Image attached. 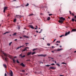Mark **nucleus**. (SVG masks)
<instances>
[{
	"label": "nucleus",
	"instance_id": "nucleus-1",
	"mask_svg": "<svg viewBox=\"0 0 76 76\" xmlns=\"http://www.w3.org/2000/svg\"><path fill=\"white\" fill-rule=\"evenodd\" d=\"M3 53L4 55V56L5 57V58L3 56H2V59L4 60H5L6 61H7V57L9 56V55H8L6 53H4V52H3Z\"/></svg>",
	"mask_w": 76,
	"mask_h": 76
},
{
	"label": "nucleus",
	"instance_id": "nucleus-2",
	"mask_svg": "<svg viewBox=\"0 0 76 76\" xmlns=\"http://www.w3.org/2000/svg\"><path fill=\"white\" fill-rule=\"evenodd\" d=\"M59 20L58 21V23H62L63 22V20H65V18H63V17H60L59 18Z\"/></svg>",
	"mask_w": 76,
	"mask_h": 76
},
{
	"label": "nucleus",
	"instance_id": "nucleus-3",
	"mask_svg": "<svg viewBox=\"0 0 76 76\" xmlns=\"http://www.w3.org/2000/svg\"><path fill=\"white\" fill-rule=\"evenodd\" d=\"M37 56H40V57H46V56H47V55H43V54L38 55H37Z\"/></svg>",
	"mask_w": 76,
	"mask_h": 76
},
{
	"label": "nucleus",
	"instance_id": "nucleus-4",
	"mask_svg": "<svg viewBox=\"0 0 76 76\" xmlns=\"http://www.w3.org/2000/svg\"><path fill=\"white\" fill-rule=\"evenodd\" d=\"M8 7H5L4 8V11L3 12L5 13L6 10H7Z\"/></svg>",
	"mask_w": 76,
	"mask_h": 76
},
{
	"label": "nucleus",
	"instance_id": "nucleus-5",
	"mask_svg": "<svg viewBox=\"0 0 76 76\" xmlns=\"http://www.w3.org/2000/svg\"><path fill=\"white\" fill-rule=\"evenodd\" d=\"M70 33V31H68L67 33L66 32L65 34V36H67L68 34H69Z\"/></svg>",
	"mask_w": 76,
	"mask_h": 76
},
{
	"label": "nucleus",
	"instance_id": "nucleus-6",
	"mask_svg": "<svg viewBox=\"0 0 76 76\" xmlns=\"http://www.w3.org/2000/svg\"><path fill=\"white\" fill-rule=\"evenodd\" d=\"M29 26L31 28V29H34V26H33L32 25H29Z\"/></svg>",
	"mask_w": 76,
	"mask_h": 76
},
{
	"label": "nucleus",
	"instance_id": "nucleus-7",
	"mask_svg": "<svg viewBox=\"0 0 76 76\" xmlns=\"http://www.w3.org/2000/svg\"><path fill=\"white\" fill-rule=\"evenodd\" d=\"M20 66H22L23 67H25V64L23 63H22L21 64H20Z\"/></svg>",
	"mask_w": 76,
	"mask_h": 76
},
{
	"label": "nucleus",
	"instance_id": "nucleus-8",
	"mask_svg": "<svg viewBox=\"0 0 76 76\" xmlns=\"http://www.w3.org/2000/svg\"><path fill=\"white\" fill-rule=\"evenodd\" d=\"M10 76H13V72L12 71H11V72L10 74Z\"/></svg>",
	"mask_w": 76,
	"mask_h": 76
},
{
	"label": "nucleus",
	"instance_id": "nucleus-9",
	"mask_svg": "<svg viewBox=\"0 0 76 76\" xmlns=\"http://www.w3.org/2000/svg\"><path fill=\"white\" fill-rule=\"evenodd\" d=\"M3 66H4L5 69H7V65L6 64H3Z\"/></svg>",
	"mask_w": 76,
	"mask_h": 76
},
{
	"label": "nucleus",
	"instance_id": "nucleus-10",
	"mask_svg": "<svg viewBox=\"0 0 76 76\" xmlns=\"http://www.w3.org/2000/svg\"><path fill=\"white\" fill-rule=\"evenodd\" d=\"M49 69H56V68L53 67H49Z\"/></svg>",
	"mask_w": 76,
	"mask_h": 76
},
{
	"label": "nucleus",
	"instance_id": "nucleus-11",
	"mask_svg": "<svg viewBox=\"0 0 76 76\" xmlns=\"http://www.w3.org/2000/svg\"><path fill=\"white\" fill-rule=\"evenodd\" d=\"M31 54H32V52H28L27 53V55L28 56H29V55H31Z\"/></svg>",
	"mask_w": 76,
	"mask_h": 76
},
{
	"label": "nucleus",
	"instance_id": "nucleus-12",
	"mask_svg": "<svg viewBox=\"0 0 76 76\" xmlns=\"http://www.w3.org/2000/svg\"><path fill=\"white\" fill-rule=\"evenodd\" d=\"M15 17L16 18H19V17H20V15H16Z\"/></svg>",
	"mask_w": 76,
	"mask_h": 76
},
{
	"label": "nucleus",
	"instance_id": "nucleus-13",
	"mask_svg": "<svg viewBox=\"0 0 76 76\" xmlns=\"http://www.w3.org/2000/svg\"><path fill=\"white\" fill-rule=\"evenodd\" d=\"M72 32H75V31H76V29H74L72 30Z\"/></svg>",
	"mask_w": 76,
	"mask_h": 76
},
{
	"label": "nucleus",
	"instance_id": "nucleus-14",
	"mask_svg": "<svg viewBox=\"0 0 76 76\" xmlns=\"http://www.w3.org/2000/svg\"><path fill=\"white\" fill-rule=\"evenodd\" d=\"M23 37H24V38H29V37L26 36H24Z\"/></svg>",
	"mask_w": 76,
	"mask_h": 76
},
{
	"label": "nucleus",
	"instance_id": "nucleus-15",
	"mask_svg": "<svg viewBox=\"0 0 76 76\" xmlns=\"http://www.w3.org/2000/svg\"><path fill=\"white\" fill-rule=\"evenodd\" d=\"M32 15H34V14L32 13V14H29L28 16H32Z\"/></svg>",
	"mask_w": 76,
	"mask_h": 76
},
{
	"label": "nucleus",
	"instance_id": "nucleus-16",
	"mask_svg": "<svg viewBox=\"0 0 76 76\" xmlns=\"http://www.w3.org/2000/svg\"><path fill=\"white\" fill-rule=\"evenodd\" d=\"M17 34V33H15L13 34V35L14 36H15V35H16Z\"/></svg>",
	"mask_w": 76,
	"mask_h": 76
},
{
	"label": "nucleus",
	"instance_id": "nucleus-17",
	"mask_svg": "<svg viewBox=\"0 0 76 76\" xmlns=\"http://www.w3.org/2000/svg\"><path fill=\"white\" fill-rule=\"evenodd\" d=\"M72 22H74L75 20V19L74 18H72Z\"/></svg>",
	"mask_w": 76,
	"mask_h": 76
},
{
	"label": "nucleus",
	"instance_id": "nucleus-18",
	"mask_svg": "<svg viewBox=\"0 0 76 76\" xmlns=\"http://www.w3.org/2000/svg\"><path fill=\"white\" fill-rule=\"evenodd\" d=\"M12 61L14 63H15V61L14 59V58L12 59Z\"/></svg>",
	"mask_w": 76,
	"mask_h": 76
},
{
	"label": "nucleus",
	"instance_id": "nucleus-19",
	"mask_svg": "<svg viewBox=\"0 0 76 76\" xmlns=\"http://www.w3.org/2000/svg\"><path fill=\"white\" fill-rule=\"evenodd\" d=\"M61 50H62V49H58L57 50L58 51H61Z\"/></svg>",
	"mask_w": 76,
	"mask_h": 76
},
{
	"label": "nucleus",
	"instance_id": "nucleus-20",
	"mask_svg": "<svg viewBox=\"0 0 76 76\" xmlns=\"http://www.w3.org/2000/svg\"><path fill=\"white\" fill-rule=\"evenodd\" d=\"M12 44V42H10L9 44V46H10Z\"/></svg>",
	"mask_w": 76,
	"mask_h": 76
},
{
	"label": "nucleus",
	"instance_id": "nucleus-21",
	"mask_svg": "<svg viewBox=\"0 0 76 76\" xmlns=\"http://www.w3.org/2000/svg\"><path fill=\"white\" fill-rule=\"evenodd\" d=\"M9 33V31L5 33H4L3 34H4H4H7V33Z\"/></svg>",
	"mask_w": 76,
	"mask_h": 76
},
{
	"label": "nucleus",
	"instance_id": "nucleus-22",
	"mask_svg": "<svg viewBox=\"0 0 76 76\" xmlns=\"http://www.w3.org/2000/svg\"><path fill=\"white\" fill-rule=\"evenodd\" d=\"M50 20V17H48L47 18V20Z\"/></svg>",
	"mask_w": 76,
	"mask_h": 76
},
{
	"label": "nucleus",
	"instance_id": "nucleus-23",
	"mask_svg": "<svg viewBox=\"0 0 76 76\" xmlns=\"http://www.w3.org/2000/svg\"><path fill=\"white\" fill-rule=\"evenodd\" d=\"M38 50V49L37 48L34 49L33 50V51H35V50Z\"/></svg>",
	"mask_w": 76,
	"mask_h": 76
},
{
	"label": "nucleus",
	"instance_id": "nucleus-24",
	"mask_svg": "<svg viewBox=\"0 0 76 76\" xmlns=\"http://www.w3.org/2000/svg\"><path fill=\"white\" fill-rule=\"evenodd\" d=\"M56 65H57V66H58L59 67H60V65L58 64H57Z\"/></svg>",
	"mask_w": 76,
	"mask_h": 76
},
{
	"label": "nucleus",
	"instance_id": "nucleus-25",
	"mask_svg": "<svg viewBox=\"0 0 76 76\" xmlns=\"http://www.w3.org/2000/svg\"><path fill=\"white\" fill-rule=\"evenodd\" d=\"M35 54V52H33L32 53L31 55H34V54Z\"/></svg>",
	"mask_w": 76,
	"mask_h": 76
},
{
	"label": "nucleus",
	"instance_id": "nucleus-26",
	"mask_svg": "<svg viewBox=\"0 0 76 76\" xmlns=\"http://www.w3.org/2000/svg\"><path fill=\"white\" fill-rule=\"evenodd\" d=\"M16 19H15L14 20V22H16Z\"/></svg>",
	"mask_w": 76,
	"mask_h": 76
},
{
	"label": "nucleus",
	"instance_id": "nucleus-27",
	"mask_svg": "<svg viewBox=\"0 0 76 76\" xmlns=\"http://www.w3.org/2000/svg\"><path fill=\"white\" fill-rule=\"evenodd\" d=\"M17 63H20V62H19V61H18V60H17Z\"/></svg>",
	"mask_w": 76,
	"mask_h": 76
},
{
	"label": "nucleus",
	"instance_id": "nucleus-28",
	"mask_svg": "<svg viewBox=\"0 0 76 76\" xmlns=\"http://www.w3.org/2000/svg\"><path fill=\"white\" fill-rule=\"evenodd\" d=\"M20 26H18V29H20Z\"/></svg>",
	"mask_w": 76,
	"mask_h": 76
},
{
	"label": "nucleus",
	"instance_id": "nucleus-29",
	"mask_svg": "<svg viewBox=\"0 0 76 76\" xmlns=\"http://www.w3.org/2000/svg\"><path fill=\"white\" fill-rule=\"evenodd\" d=\"M64 35H62L61 36H60V38H62V37H64Z\"/></svg>",
	"mask_w": 76,
	"mask_h": 76
},
{
	"label": "nucleus",
	"instance_id": "nucleus-30",
	"mask_svg": "<svg viewBox=\"0 0 76 76\" xmlns=\"http://www.w3.org/2000/svg\"><path fill=\"white\" fill-rule=\"evenodd\" d=\"M50 66V65H46L45 66H47V67H49V66Z\"/></svg>",
	"mask_w": 76,
	"mask_h": 76
},
{
	"label": "nucleus",
	"instance_id": "nucleus-31",
	"mask_svg": "<svg viewBox=\"0 0 76 76\" xmlns=\"http://www.w3.org/2000/svg\"><path fill=\"white\" fill-rule=\"evenodd\" d=\"M25 57V55H23V56H22L21 57L22 58H23V57Z\"/></svg>",
	"mask_w": 76,
	"mask_h": 76
},
{
	"label": "nucleus",
	"instance_id": "nucleus-32",
	"mask_svg": "<svg viewBox=\"0 0 76 76\" xmlns=\"http://www.w3.org/2000/svg\"><path fill=\"white\" fill-rule=\"evenodd\" d=\"M21 72H25V71L24 70H21Z\"/></svg>",
	"mask_w": 76,
	"mask_h": 76
},
{
	"label": "nucleus",
	"instance_id": "nucleus-33",
	"mask_svg": "<svg viewBox=\"0 0 76 76\" xmlns=\"http://www.w3.org/2000/svg\"><path fill=\"white\" fill-rule=\"evenodd\" d=\"M27 61H31L30 60V59L27 60H26Z\"/></svg>",
	"mask_w": 76,
	"mask_h": 76
},
{
	"label": "nucleus",
	"instance_id": "nucleus-34",
	"mask_svg": "<svg viewBox=\"0 0 76 76\" xmlns=\"http://www.w3.org/2000/svg\"><path fill=\"white\" fill-rule=\"evenodd\" d=\"M29 6V4L27 3V4L26 5V6Z\"/></svg>",
	"mask_w": 76,
	"mask_h": 76
},
{
	"label": "nucleus",
	"instance_id": "nucleus-35",
	"mask_svg": "<svg viewBox=\"0 0 76 76\" xmlns=\"http://www.w3.org/2000/svg\"><path fill=\"white\" fill-rule=\"evenodd\" d=\"M69 12L70 15H72V12L71 11H69Z\"/></svg>",
	"mask_w": 76,
	"mask_h": 76
},
{
	"label": "nucleus",
	"instance_id": "nucleus-36",
	"mask_svg": "<svg viewBox=\"0 0 76 76\" xmlns=\"http://www.w3.org/2000/svg\"><path fill=\"white\" fill-rule=\"evenodd\" d=\"M25 49H24L23 50H22V52H24V51H25Z\"/></svg>",
	"mask_w": 76,
	"mask_h": 76
},
{
	"label": "nucleus",
	"instance_id": "nucleus-37",
	"mask_svg": "<svg viewBox=\"0 0 76 76\" xmlns=\"http://www.w3.org/2000/svg\"><path fill=\"white\" fill-rule=\"evenodd\" d=\"M51 65H53V66L55 65V64H51Z\"/></svg>",
	"mask_w": 76,
	"mask_h": 76
},
{
	"label": "nucleus",
	"instance_id": "nucleus-38",
	"mask_svg": "<svg viewBox=\"0 0 76 76\" xmlns=\"http://www.w3.org/2000/svg\"><path fill=\"white\" fill-rule=\"evenodd\" d=\"M19 48H20V47H18L16 49V50H18V49H19Z\"/></svg>",
	"mask_w": 76,
	"mask_h": 76
},
{
	"label": "nucleus",
	"instance_id": "nucleus-39",
	"mask_svg": "<svg viewBox=\"0 0 76 76\" xmlns=\"http://www.w3.org/2000/svg\"><path fill=\"white\" fill-rule=\"evenodd\" d=\"M49 16H51V15H53V14H49Z\"/></svg>",
	"mask_w": 76,
	"mask_h": 76
},
{
	"label": "nucleus",
	"instance_id": "nucleus-40",
	"mask_svg": "<svg viewBox=\"0 0 76 76\" xmlns=\"http://www.w3.org/2000/svg\"><path fill=\"white\" fill-rule=\"evenodd\" d=\"M47 45H48V46H50V44H47Z\"/></svg>",
	"mask_w": 76,
	"mask_h": 76
},
{
	"label": "nucleus",
	"instance_id": "nucleus-41",
	"mask_svg": "<svg viewBox=\"0 0 76 76\" xmlns=\"http://www.w3.org/2000/svg\"><path fill=\"white\" fill-rule=\"evenodd\" d=\"M72 16H75V14H74L73 13H72Z\"/></svg>",
	"mask_w": 76,
	"mask_h": 76
},
{
	"label": "nucleus",
	"instance_id": "nucleus-42",
	"mask_svg": "<svg viewBox=\"0 0 76 76\" xmlns=\"http://www.w3.org/2000/svg\"><path fill=\"white\" fill-rule=\"evenodd\" d=\"M56 42H58V43H60V41L58 42V41Z\"/></svg>",
	"mask_w": 76,
	"mask_h": 76
},
{
	"label": "nucleus",
	"instance_id": "nucleus-43",
	"mask_svg": "<svg viewBox=\"0 0 76 76\" xmlns=\"http://www.w3.org/2000/svg\"><path fill=\"white\" fill-rule=\"evenodd\" d=\"M4 76H7V74H6V73H5L4 74Z\"/></svg>",
	"mask_w": 76,
	"mask_h": 76
},
{
	"label": "nucleus",
	"instance_id": "nucleus-44",
	"mask_svg": "<svg viewBox=\"0 0 76 76\" xmlns=\"http://www.w3.org/2000/svg\"><path fill=\"white\" fill-rule=\"evenodd\" d=\"M24 49L26 51V50H27V49H26V47Z\"/></svg>",
	"mask_w": 76,
	"mask_h": 76
},
{
	"label": "nucleus",
	"instance_id": "nucleus-45",
	"mask_svg": "<svg viewBox=\"0 0 76 76\" xmlns=\"http://www.w3.org/2000/svg\"><path fill=\"white\" fill-rule=\"evenodd\" d=\"M23 47V46H21L20 47V48H21V47Z\"/></svg>",
	"mask_w": 76,
	"mask_h": 76
},
{
	"label": "nucleus",
	"instance_id": "nucleus-46",
	"mask_svg": "<svg viewBox=\"0 0 76 76\" xmlns=\"http://www.w3.org/2000/svg\"><path fill=\"white\" fill-rule=\"evenodd\" d=\"M52 53H54V51H53V50H52L51 51Z\"/></svg>",
	"mask_w": 76,
	"mask_h": 76
},
{
	"label": "nucleus",
	"instance_id": "nucleus-47",
	"mask_svg": "<svg viewBox=\"0 0 76 76\" xmlns=\"http://www.w3.org/2000/svg\"><path fill=\"white\" fill-rule=\"evenodd\" d=\"M56 39H55L54 41H53V42H54L55 41H56Z\"/></svg>",
	"mask_w": 76,
	"mask_h": 76
},
{
	"label": "nucleus",
	"instance_id": "nucleus-48",
	"mask_svg": "<svg viewBox=\"0 0 76 76\" xmlns=\"http://www.w3.org/2000/svg\"><path fill=\"white\" fill-rule=\"evenodd\" d=\"M36 32H37V33H38V31H36Z\"/></svg>",
	"mask_w": 76,
	"mask_h": 76
},
{
	"label": "nucleus",
	"instance_id": "nucleus-49",
	"mask_svg": "<svg viewBox=\"0 0 76 76\" xmlns=\"http://www.w3.org/2000/svg\"><path fill=\"white\" fill-rule=\"evenodd\" d=\"M17 57H16V56H15L14 57V58H16Z\"/></svg>",
	"mask_w": 76,
	"mask_h": 76
},
{
	"label": "nucleus",
	"instance_id": "nucleus-50",
	"mask_svg": "<svg viewBox=\"0 0 76 76\" xmlns=\"http://www.w3.org/2000/svg\"><path fill=\"white\" fill-rule=\"evenodd\" d=\"M14 41H17V39H15V40H14Z\"/></svg>",
	"mask_w": 76,
	"mask_h": 76
},
{
	"label": "nucleus",
	"instance_id": "nucleus-51",
	"mask_svg": "<svg viewBox=\"0 0 76 76\" xmlns=\"http://www.w3.org/2000/svg\"><path fill=\"white\" fill-rule=\"evenodd\" d=\"M50 58H51V59H54V58H52L51 57H50Z\"/></svg>",
	"mask_w": 76,
	"mask_h": 76
},
{
	"label": "nucleus",
	"instance_id": "nucleus-52",
	"mask_svg": "<svg viewBox=\"0 0 76 76\" xmlns=\"http://www.w3.org/2000/svg\"><path fill=\"white\" fill-rule=\"evenodd\" d=\"M74 18H75V19H76V16H74Z\"/></svg>",
	"mask_w": 76,
	"mask_h": 76
},
{
	"label": "nucleus",
	"instance_id": "nucleus-53",
	"mask_svg": "<svg viewBox=\"0 0 76 76\" xmlns=\"http://www.w3.org/2000/svg\"><path fill=\"white\" fill-rule=\"evenodd\" d=\"M41 31H39V34H40V33H41Z\"/></svg>",
	"mask_w": 76,
	"mask_h": 76
},
{
	"label": "nucleus",
	"instance_id": "nucleus-54",
	"mask_svg": "<svg viewBox=\"0 0 76 76\" xmlns=\"http://www.w3.org/2000/svg\"><path fill=\"white\" fill-rule=\"evenodd\" d=\"M25 44H29V43H25Z\"/></svg>",
	"mask_w": 76,
	"mask_h": 76
},
{
	"label": "nucleus",
	"instance_id": "nucleus-55",
	"mask_svg": "<svg viewBox=\"0 0 76 76\" xmlns=\"http://www.w3.org/2000/svg\"><path fill=\"white\" fill-rule=\"evenodd\" d=\"M55 63L56 64V63H57V62H56V61H55Z\"/></svg>",
	"mask_w": 76,
	"mask_h": 76
},
{
	"label": "nucleus",
	"instance_id": "nucleus-56",
	"mask_svg": "<svg viewBox=\"0 0 76 76\" xmlns=\"http://www.w3.org/2000/svg\"><path fill=\"white\" fill-rule=\"evenodd\" d=\"M26 49H27V48H28V47H26Z\"/></svg>",
	"mask_w": 76,
	"mask_h": 76
},
{
	"label": "nucleus",
	"instance_id": "nucleus-57",
	"mask_svg": "<svg viewBox=\"0 0 76 76\" xmlns=\"http://www.w3.org/2000/svg\"><path fill=\"white\" fill-rule=\"evenodd\" d=\"M62 64H64V62H62Z\"/></svg>",
	"mask_w": 76,
	"mask_h": 76
},
{
	"label": "nucleus",
	"instance_id": "nucleus-58",
	"mask_svg": "<svg viewBox=\"0 0 76 76\" xmlns=\"http://www.w3.org/2000/svg\"><path fill=\"white\" fill-rule=\"evenodd\" d=\"M21 56H22L21 54H20V57H21Z\"/></svg>",
	"mask_w": 76,
	"mask_h": 76
},
{
	"label": "nucleus",
	"instance_id": "nucleus-59",
	"mask_svg": "<svg viewBox=\"0 0 76 76\" xmlns=\"http://www.w3.org/2000/svg\"><path fill=\"white\" fill-rule=\"evenodd\" d=\"M35 29H37V28H35Z\"/></svg>",
	"mask_w": 76,
	"mask_h": 76
},
{
	"label": "nucleus",
	"instance_id": "nucleus-60",
	"mask_svg": "<svg viewBox=\"0 0 76 76\" xmlns=\"http://www.w3.org/2000/svg\"><path fill=\"white\" fill-rule=\"evenodd\" d=\"M36 27L37 28H38V26H36Z\"/></svg>",
	"mask_w": 76,
	"mask_h": 76
},
{
	"label": "nucleus",
	"instance_id": "nucleus-61",
	"mask_svg": "<svg viewBox=\"0 0 76 76\" xmlns=\"http://www.w3.org/2000/svg\"><path fill=\"white\" fill-rule=\"evenodd\" d=\"M20 38L21 39V38H22V37H20Z\"/></svg>",
	"mask_w": 76,
	"mask_h": 76
},
{
	"label": "nucleus",
	"instance_id": "nucleus-62",
	"mask_svg": "<svg viewBox=\"0 0 76 76\" xmlns=\"http://www.w3.org/2000/svg\"><path fill=\"white\" fill-rule=\"evenodd\" d=\"M10 15L9 14L8 15H7V16H9V15Z\"/></svg>",
	"mask_w": 76,
	"mask_h": 76
},
{
	"label": "nucleus",
	"instance_id": "nucleus-63",
	"mask_svg": "<svg viewBox=\"0 0 76 76\" xmlns=\"http://www.w3.org/2000/svg\"><path fill=\"white\" fill-rule=\"evenodd\" d=\"M60 76H64V75H60Z\"/></svg>",
	"mask_w": 76,
	"mask_h": 76
},
{
	"label": "nucleus",
	"instance_id": "nucleus-64",
	"mask_svg": "<svg viewBox=\"0 0 76 76\" xmlns=\"http://www.w3.org/2000/svg\"><path fill=\"white\" fill-rule=\"evenodd\" d=\"M74 53H76V51H75Z\"/></svg>",
	"mask_w": 76,
	"mask_h": 76
}]
</instances>
